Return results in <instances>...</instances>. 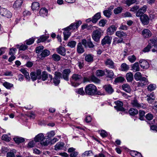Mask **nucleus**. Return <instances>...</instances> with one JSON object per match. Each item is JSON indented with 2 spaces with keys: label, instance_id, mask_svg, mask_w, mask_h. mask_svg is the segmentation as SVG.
Instances as JSON below:
<instances>
[{
  "label": "nucleus",
  "instance_id": "63",
  "mask_svg": "<svg viewBox=\"0 0 157 157\" xmlns=\"http://www.w3.org/2000/svg\"><path fill=\"white\" fill-rule=\"evenodd\" d=\"M2 140L9 141L10 140V138L6 134L3 135L2 137Z\"/></svg>",
  "mask_w": 157,
  "mask_h": 157
},
{
  "label": "nucleus",
  "instance_id": "6",
  "mask_svg": "<svg viewBox=\"0 0 157 157\" xmlns=\"http://www.w3.org/2000/svg\"><path fill=\"white\" fill-rule=\"evenodd\" d=\"M55 76L53 78V83L56 86L58 85L60 82V79L62 78L61 73L56 72L55 73Z\"/></svg>",
  "mask_w": 157,
  "mask_h": 157
},
{
  "label": "nucleus",
  "instance_id": "57",
  "mask_svg": "<svg viewBox=\"0 0 157 157\" xmlns=\"http://www.w3.org/2000/svg\"><path fill=\"white\" fill-rule=\"evenodd\" d=\"M76 44V42L75 41L72 40L69 42L68 43L67 45L71 48H73L75 46Z\"/></svg>",
  "mask_w": 157,
  "mask_h": 157
},
{
  "label": "nucleus",
  "instance_id": "22",
  "mask_svg": "<svg viewBox=\"0 0 157 157\" xmlns=\"http://www.w3.org/2000/svg\"><path fill=\"white\" fill-rule=\"evenodd\" d=\"M101 17L100 13H96L92 18V21L94 23H95Z\"/></svg>",
  "mask_w": 157,
  "mask_h": 157
},
{
  "label": "nucleus",
  "instance_id": "4",
  "mask_svg": "<svg viewBox=\"0 0 157 157\" xmlns=\"http://www.w3.org/2000/svg\"><path fill=\"white\" fill-rule=\"evenodd\" d=\"M41 71L40 70H37L36 72H33L30 73V76L33 81H35L37 79H41Z\"/></svg>",
  "mask_w": 157,
  "mask_h": 157
},
{
  "label": "nucleus",
  "instance_id": "39",
  "mask_svg": "<svg viewBox=\"0 0 157 157\" xmlns=\"http://www.w3.org/2000/svg\"><path fill=\"white\" fill-rule=\"evenodd\" d=\"M129 113L130 115L134 116L138 113V111L136 109L131 108L129 111Z\"/></svg>",
  "mask_w": 157,
  "mask_h": 157
},
{
  "label": "nucleus",
  "instance_id": "31",
  "mask_svg": "<svg viewBox=\"0 0 157 157\" xmlns=\"http://www.w3.org/2000/svg\"><path fill=\"white\" fill-rule=\"evenodd\" d=\"M132 70L134 72H136L140 71V68L138 62H136L132 67Z\"/></svg>",
  "mask_w": 157,
  "mask_h": 157
},
{
  "label": "nucleus",
  "instance_id": "24",
  "mask_svg": "<svg viewBox=\"0 0 157 157\" xmlns=\"http://www.w3.org/2000/svg\"><path fill=\"white\" fill-rule=\"evenodd\" d=\"M105 91L109 94H111L114 90L110 85H107L104 86Z\"/></svg>",
  "mask_w": 157,
  "mask_h": 157
},
{
  "label": "nucleus",
  "instance_id": "28",
  "mask_svg": "<svg viewBox=\"0 0 157 157\" xmlns=\"http://www.w3.org/2000/svg\"><path fill=\"white\" fill-rule=\"evenodd\" d=\"M40 8V4L37 2H33L32 5V9L33 10H38Z\"/></svg>",
  "mask_w": 157,
  "mask_h": 157
},
{
  "label": "nucleus",
  "instance_id": "50",
  "mask_svg": "<svg viewBox=\"0 0 157 157\" xmlns=\"http://www.w3.org/2000/svg\"><path fill=\"white\" fill-rule=\"evenodd\" d=\"M107 22V21L105 19H101L98 22V25L100 27H104Z\"/></svg>",
  "mask_w": 157,
  "mask_h": 157
},
{
  "label": "nucleus",
  "instance_id": "25",
  "mask_svg": "<svg viewBox=\"0 0 157 157\" xmlns=\"http://www.w3.org/2000/svg\"><path fill=\"white\" fill-rule=\"evenodd\" d=\"M124 2L128 6L134 3L137 4L139 2L138 0H124Z\"/></svg>",
  "mask_w": 157,
  "mask_h": 157
},
{
  "label": "nucleus",
  "instance_id": "53",
  "mask_svg": "<svg viewBox=\"0 0 157 157\" xmlns=\"http://www.w3.org/2000/svg\"><path fill=\"white\" fill-rule=\"evenodd\" d=\"M105 74L104 71L101 70H98L96 72V75L97 76H102Z\"/></svg>",
  "mask_w": 157,
  "mask_h": 157
},
{
  "label": "nucleus",
  "instance_id": "27",
  "mask_svg": "<svg viewBox=\"0 0 157 157\" xmlns=\"http://www.w3.org/2000/svg\"><path fill=\"white\" fill-rule=\"evenodd\" d=\"M93 55L90 54H86L85 60L88 62H91L93 60Z\"/></svg>",
  "mask_w": 157,
  "mask_h": 157
},
{
  "label": "nucleus",
  "instance_id": "8",
  "mask_svg": "<svg viewBox=\"0 0 157 157\" xmlns=\"http://www.w3.org/2000/svg\"><path fill=\"white\" fill-rule=\"evenodd\" d=\"M116 105V106H114V108L117 110L121 111H125L124 108L123 107V103L122 102L118 101L115 102Z\"/></svg>",
  "mask_w": 157,
  "mask_h": 157
},
{
  "label": "nucleus",
  "instance_id": "61",
  "mask_svg": "<svg viewBox=\"0 0 157 157\" xmlns=\"http://www.w3.org/2000/svg\"><path fill=\"white\" fill-rule=\"evenodd\" d=\"M75 23H72L69 26L67 27V28L69 29L70 30H74L76 29H77L78 28L76 27V25H75Z\"/></svg>",
  "mask_w": 157,
  "mask_h": 157
},
{
  "label": "nucleus",
  "instance_id": "14",
  "mask_svg": "<svg viewBox=\"0 0 157 157\" xmlns=\"http://www.w3.org/2000/svg\"><path fill=\"white\" fill-rule=\"evenodd\" d=\"M112 37L108 36H105L102 40L101 43L102 45L106 44H110L111 42Z\"/></svg>",
  "mask_w": 157,
  "mask_h": 157
},
{
  "label": "nucleus",
  "instance_id": "29",
  "mask_svg": "<svg viewBox=\"0 0 157 157\" xmlns=\"http://www.w3.org/2000/svg\"><path fill=\"white\" fill-rule=\"evenodd\" d=\"M72 79L75 81H80L82 79L81 75L77 74H73L72 76Z\"/></svg>",
  "mask_w": 157,
  "mask_h": 157
},
{
  "label": "nucleus",
  "instance_id": "17",
  "mask_svg": "<svg viewBox=\"0 0 157 157\" xmlns=\"http://www.w3.org/2000/svg\"><path fill=\"white\" fill-rule=\"evenodd\" d=\"M141 67L144 69H147L149 67V64L145 60H141L139 61Z\"/></svg>",
  "mask_w": 157,
  "mask_h": 157
},
{
  "label": "nucleus",
  "instance_id": "55",
  "mask_svg": "<svg viewBox=\"0 0 157 157\" xmlns=\"http://www.w3.org/2000/svg\"><path fill=\"white\" fill-rule=\"evenodd\" d=\"M52 58L54 61H58L60 59V57L58 55L55 54L52 56Z\"/></svg>",
  "mask_w": 157,
  "mask_h": 157
},
{
  "label": "nucleus",
  "instance_id": "54",
  "mask_svg": "<svg viewBox=\"0 0 157 157\" xmlns=\"http://www.w3.org/2000/svg\"><path fill=\"white\" fill-rule=\"evenodd\" d=\"M75 92L81 95H83L85 94V93L83 90V88L76 89Z\"/></svg>",
  "mask_w": 157,
  "mask_h": 157
},
{
  "label": "nucleus",
  "instance_id": "59",
  "mask_svg": "<svg viewBox=\"0 0 157 157\" xmlns=\"http://www.w3.org/2000/svg\"><path fill=\"white\" fill-rule=\"evenodd\" d=\"M16 153L15 150L13 149V152H8L7 154V157H14L15 154Z\"/></svg>",
  "mask_w": 157,
  "mask_h": 157
},
{
  "label": "nucleus",
  "instance_id": "19",
  "mask_svg": "<svg viewBox=\"0 0 157 157\" xmlns=\"http://www.w3.org/2000/svg\"><path fill=\"white\" fill-rule=\"evenodd\" d=\"M105 63L110 68L112 69L114 67V63L111 59H107L105 61Z\"/></svg>",
  "mask_w": 157,
  "mask_h": 157
},
{
  "label": "nucleus",
  "instance_id": "40",
  "mask_svg": "<svg viewBox=\"0 0 157 157\" xmlns=\"http://www.w3.org/2000/svg\"><path fill=\"white\" fill-rule=\"evenodd\" d=\"M115 35L117 36L120 38L124 36H125L126 35L125 33L121 31H117Z\"/></svg>",
  "mask_w": 157,
  "mask_h": 157
},
{
  "label": "nucleus",
  "instance_id": "32",
  "mask_svg": "<svg viewBox=\"0 0 157 157\" xmlns=\"http://www.w3.org/2000/svg\"><path fill=\"white\" fill-rule=\"evenodd\" d=\"M126 79L128 82L132 81L133 79V75L131 72L127 73L126 75Z\"/></svg>",
  "mask_w": 157,
  "mask_h": 157
},
{
  "label": "nucleus",
  "instance_id": "42",
  "mask_svg": "<svg viewBox=\"0 0 157 157\" xmlns=\"http://www.w3.org/2000/svg\"><path fill=\"white\" fill-rule=\"evenodd\" d=\"M129 66L125 63H122L121 66V69L123 71H127L129 69Z\"/></svg>",
  "mask_w": 157,
  "mask_h": 157
},
{
  "label": "nucleus",
  "instance_id": "15",
  "mask_svg": "<svg viewBox=\"0 0 157 157\" xmlns=\"http://www.w3.org/2000/svg\"><path fill=\"white\" fill-rule=\"evenodd\" d=\"M147 7L144 5L143 7L140 8L136 13V16L137 17H139L145 13L147 9Z\"/></svg>",
  "mask_w": 157,
  "mask_h": 157
},
{
  "label": "nucleus",
  "instance_id": "7",
  "mask_svg": "<svg viewBox=\"0 0 157 157\" xmlns=\"http://www.w3.org/2000/svg\"><path fill=\"white\" fill-rule=\"evenodd\" d=\"M141 35L144 38H148L152 36V33L148 29H145L142 31Z\"/></svg>",
  "mask_w": 157,
  "mask_h": 157
},
{
  "label": "nucleus",
  "instance_id": "13",
  "mask_svg": "<svg viewBox=\"0 0 157 157\" xmlns=\"http://www.w3.org/2000/svg\"><path fill=\"white\" fill-rule=\"evenodd\" d=\"M71 72L70 69H64L63 72V78L64 80L66 81H68L69 80V75Z\"/></svg>",
  "mask_w": 157,
  "mask_h": 157
},
{
  "label": "nucleus",
  "instance_id": "41",
  "mask_svg": "<svg viewBox=\"0 0 157 157\" xmlns=\"http://www.w3.org/2000/svg\"><path fill=\"white\" fill-rule=\"evenodd\" d=\"M147 101L149 103H151L155 99L154 94L153 93H151L149 96L147 95Z\"/></svg>",
  "mask_w": 157,
  "mask_h": 157
},
{
  "label": "nucleus",
  "instance_id": "1",
  "mask_svg": "<svg viewBox=\"0 0 157 157\" xmlns=\"http://www.w3.org/2000/svg\"><path fill=\"white\" fill-rule=\"evenodd\" d=\"M34 140L36 142H40L42 145L44 146H47L49 143V140L45 139L44 134L40 133L36 135L34 138Z\"/></svg>",
  "mask_w": 157,
  "mask_h": 157
},
{
  "label": "nucleus",
  "instance_id": "46",
  "mask_svg": "<svg viewBox=\"0 0 157 157\" xmlns=\"http://www.w3.org/2000/svg\"><path fill=\"white\" fill-rule=\"evenodd\" d=\"M48 38V37L46 36L42 35L40 36V38L38 39L37 41V43H38L41 42H43L46 40Z\"/></svg>",
  "mask_w": 157,
  "mask_h": 157
},
{
  "label": "nucleus",
  "instance_id": "10",
  "mask_svg": "<svg viewBox=\"0 0 157 157\" xmlns=\"http://www.w3.org/2000/svg\"><path fill=\"white\" fill-rule=\"evenodd\" d=\"M50 54V51L48 50H44L42 53L38 55V57L40 59H43L44 57L49 56Z\"/></svg>",
  "mask_w": 157,
  "mask_h": 157
},
{
  "label": "nucleus",
  "instance_id": "49",
  "mask_svg": "<svg viewBox=\"0 0 157 157\" xmlns=\"http://www.w3.org/2000/svg\"><path fill=\"white\" fill-rule=\"evenodd\" d=\"M35 39V38L32 37L29 40H26L25 41L26 44L29 45L32 44L34 42Z\"/></svg>",
  "mask_w": 157,
  "mask_h": 157
},
{
  "label": "nucleus",
  "instance_id": "51",
  "mask_svg": "<svg viewBox=\"0 0 157 157\" xmlns=\"http://www.w3.org/2000/svg\"><path fill=\"white\" fill-rule=\"evenodd\" d=\"M103 14L105 17H109L111 15L112 12L109 10H105L103 11Z\"/></svg>",
  "mask_w": 157,
  "mask_h": 157
},
{
  "label": "nucleus",
  "instance_id": "23",
  "mask_svg": "<svg viewBox=\"0 0 157 157\" xmlns=\"http://www.w3.org/2000/svg\"><path fill=\"white\" fill-rule=\"evenodd\" d=\"M140 80V81L138 83L139 86H143L147 83V80L145 77L142 78Z\"/></svg>",
  "mask_w": 157,
  "mask_h": 157
},
{
  "label": "nucleus",
  "instance_id": "47",
  "mask_svg": "<svg viewBox=\"0 0 157 157\" xmlns=\"http://www.w3.org/2000/svg\"><path fill=\"white\" fill-rule=\"evenodd\" d=\"M13 139L15 142L17 143H22L25 141L24 139L22 137H16L14 138Z\"/></svg>",
  "mask_w": 157,
  "mask_h": 157
},
{
  "label": "nucleus",
  "instance_id": "18",
  "mask_svg": "<svg viewBox=\"0 0 157 157\" xmlns=\"http://www.w3.org/2000/svg\"><path fill=\"white\" fill-rule=\"evenodd\" d=\"M56 51L58 54L63 56H65L66 55V49L65 48L63 47L59 46L57 48Z\"/></svg>",
  "mask_w": 157,
  "mask_h": 157
},
{
  "label": "nucleus",
  "instance_id": "37",
  "mask_svg": "<svg viewBox=\"0 0 157 157\" xmlns=\"http://www.w3.org/2000/svg\"><path fill=\"white\" fill-rule=\"evenodd\" d=\"M122 89L127 92L129 93L131 91L130 86L128 84H124L122 85Z\"/></svg>",
  "mask_w": 157,
  "mask_h": 157
},
{
  "label": "nucleus",
  "instance_id": "9",
  "mask_svg": "<svg viewBox=\"0 0 157 157\" xmlns=\"http://www.w3.org/2000/svg\"><path fill=\"white\" fill-rule=\"evenodd\" d=\"M140 17V20L143 24L147 25L148 24L149 18L147 15L144 14L141 15Z\"/></svg>",
  "mask_w": 157,
  "mask_h": 157
},
{
  "label": "nucleus",
  "instance_id": "16",
  "mask_svg": "<svg viewBox=\"0 0 157 157\" xmlns=\"http://www.w3.org/2000/svg\"><path fill=\"white\" fill-rule=\"evenodd\" d=\"M117 29V27L114 25H112L109 27L107 30V33L109 35H112Z\"/></svg>",
  "mask_w": 157,
  "mask_h": 157
},
{
  "label": "nucleus",
  "instance_id": "36",
  "mask_svg": "<svg viewBox=\"0 0 157 157\" xmlns=\"http://www.w3.org/2000/svg\"><path fill=\"white\" fill-rule=\"evenodd\" d=\"M2 85L4 87L8 89H10L13 86V84L7 82H3Z\"/></svg>",
  "mask_w": 157,
  "mask_h": 157
},
{
  "label": "nucleus",
  "instance_id": "30",
  "mask_svg": "<svg viewBox=\"0 0 157 157\" xmlns=\"http://www.w3.org/2000/svg\"><path fill=\"white\" fill-rule=\"evenodd\" d=\"M20 71L24 75L25 78L27 80H29L30 79L29 73L25 69L22 68L20 70Z\"/></svg>",
  "mask_w": 157,
  "mask_h": 157
},
{
  "label": "nucleus",
  "instance_id": "33",
  "mask_svg": "<svg viewBox=\"0 0 157 157\" xmlns=\"http://www.w3.org/2000/svg\"><path fill=\"white\" fill-rule=\"evenodd\" d=\"M131 104L133 106L137 108H141L142 106L138 103L137 100L135 98L132 101Z\"/></svg>",
  "mask_w": 157,
  "mask_h": 157
},
{
  "label": "nucleus",
  "instance_id": "60",
  "mask_svg": "<svg viewBox=\"0 0 157 157\" xmlns=\"http://www.w3.org/2000/svg\"><path fill=\"white\" fill-rule=\"evenodd\" d=\"M124 80V79L123 77H119L115 79L114 82L116 83L121 82Z\"/></svg>",
  "mask_w": 157,
  "mask_h": 157
},
{
  "label": "nucleus",
  "instance_id": "43",
  "mask_svg": "<svg viewBox=\"0 0 157 157\" xmlns=\"http://www.w3.org/2000/svg\"><path fill=\"white\" fill-rule=\"evenodd\" d=\"M17 48H19V50L24 51L26 49L28 48V46L25 44H21L20 46L19 45L17 44L16 46Z\"/></svg>",
  "mask_w": 157,
  "mask_h": 157
},
{
  "label": "nucleus",
  "instance_id": "64",
  "mask_svg": "<svg viewBox=\"0 0 157 157\" xmlns=\"http://www.w3.org/2000/svg\"><path fill=\"white\" fill-rule=\"evenodd\" d=\"M99 133L101 136L103 137H105L107 135V132L104 130L99 131Z\"/></svg>",
  "mask_w": 157,
  "mask_h": 157
},
{
  "label": "nucleus",
  "instance_id": "35",
  "mask_svg": "<svg viewBox=\"0 0 157 157\" xmlns=\"http://www.w3.org/2000/svg\"><path fill=\"white\" fill-rule=\"evenodd\" d=\"M130 155L134 157H142L141 154L136 151H133L130 152Z\"/></svg>",
  "mask_w": 157,
  "mask_h": 157
},
{
  "label": "nucleus",
  "instance_id": "44",
  "mask_svg": "<svg viewBox=\"0 0 157 157\" xmlns=\"http://www.w3.org/2000/svg\"><path fill=\"white\" fill-rule=\"evenodd\" d=\"M123 10V8L122 7H118L117 8L114 9L113 12L116 14H118L121 13Z\"/></svg>",
  "mask_w": 157,
  "mask_h": 157
},
{
  "label": "nucleus",
  "instance_id": "62",
  "mask_svg": "<svg viewBox=\"0 0 157 157\" xmlns=\"http://www.w3.org/2000/svg\"><path fill=\"white\" fill-rule=\"evenodd\" d=\"M136 57L134 55L130 56L128 57V59L131 63H133L136 60Z\"/></svg>",
  "mask_w": 157,
  "mask_h": 157
},
{
  "label": "nucleus",
  "instance_id": "38",
  "mask_svg": "<svg viewBox=\"0 0 157 157\" xmlns=\"http://www.w3.org/2000/svg\"><path fill=\"white\" fill-rule=\"evenodd\" d=\"M105 72L106 73V75L107 77L112 78H113L114 74L112 71L106 69Z\"/></svg>",
  "mask_w": 157,
  "mask_h": 157
},
{
  "label": "nucleus",
  "instance_id": "56",
  "mask_svg": "<svg viewBox=\"0 0 157 157\" xmlns=\"http://www.w3.org/2000/svg\"><path fill=\"white\" fill-rule=\"evenodd\" d=\"M90 79L92 82L95 83H98L100 82V80L94 76H92L90 78Z\"/></svg>",
  "mask_w": 157,
  "mask_h": 157
},
{
  "label": "nucleus",
  "instance_id": "11",
  "mask_svg": "<svg viewBox=\"0 0 157 157\" xmlns=\"http://www.w3.org/2000/svg\"><path fill=\"white\" fill-rule=\"evenodd\" d=\"M22 0H16L14 3L13 7L15 10H17L21 8L22 4Z\"/></svg>",
  "mask_w": 157,
  "mask_h": 157
},
{
  "label": "nucleus",
  "instance_id": "12",
  "mask_svg": "<svg viewBox=\"0 0 157 157\" xmlns=\"http://www.w3.org/2000/svg\"><path fill=\"white\" fill-rule=\"evenodd\" d=\"M3 11L2 10L0 11L1 15L8 18H10L11 17L12 14L10 12L6 9H4Z\"/></svg>",
  "mask_w": 157,
  "mask_h": 157
},
{
  "label": "nucleus",
  "instance_id": "58",
  "mask_svg": "<svg viewBox=\"0 0 157 157\" xmlns=\"http://www.w3.org/2000/svg\"><path fill=\"white\" fill-rule=\"evenodd\" d=\"M145 113L143 111L140 110L139 111V119L141 120H144V117Z\"/></svg>",
  "mask_w": 157,
  "mask_h": 157
},
{
  "label": "nucleus",
  "instance_id": "5",
  "mask_svg": "<svg viewBox=\"0 0 157 157\" xmlns=\"http://www.w3.org/2000/svg\"><path fill=\"white\" fill-rule=\"evenodd\" d=\"M153 52H157V39H151L150 40L148 44Z\"/></svg>",
  "mask_w": 157,
  "mask_h": 157
},
{
  "label": "nucleus",
  "instance_id": "20",
  "mask_svg": "<svg viewBox=\"0 0 157 157\" xmlns=\"http://www.w3.org/2000/svg\"><path fill=\"white\" fill-rule=\"evenodd\" d=\"M64 32L63 33V34L64 36V39L66 40L70 36L71 33L69 32L70 30L67 27L64 28Z\"/></svg>",
  "mask_w": 157,
  "mask_h": 157
},
{
  "label": "nucleus",
  "instance_id": "45",
  "mask_svg": "<svg viewBox=\"0 0 157 157\" xmlns=\"http://www.w3.org/2000/svg\"><path fill=\"white\" fill-rule=\"evenodd\" d=\"M134 78L136 81H139L142 78L141 73L140 72H136L134 75Z\"/></svg>",
  "mask_w": 157,
  "mask_h": 157
},
{
  "label": "nucleus",
  "instance_id": "34",
  "mask_svg": "<svg viewBox=\"0 0 157 157\" xmlns=\"http://www.w3.org/2000/svg\"><path fill=\"white\" fill-rule=\"evenodd\" d=\"M77 50L79 53H82L84 52V49L81 43H79L77 48Z\"/></svg>",
  "mask_w": 157,
  "mask_h": 157
},
{
  "label": "nucleus",
  "instance_id": "3",
  "mask_svg": "<svg viewBox=\"0 0 157 157\" xmlns=\"http://www.w3.org/2000/svg\"><path fill=\"white\" fill-rule=\"evenodd\" d=\"M103 34L102 30L99 28L97 29L93 32L92 38L95 41H98Z\"/></svg>",
  "mask_w": 157,
  "mask_h": 157
},
{
  "label": "nucleus",
  "instance_id": "52",
  "mask_svg": "<svg viewBox=\"0 0 157 157\" xmlns=\"http://www.w3.org/2000/svg\"><path fill=\"white\" fill-rule=\"evenodd\" d=\"M156 87V86L155 84H150L147 87V89L148 90L150 91H152L155 90Z\"/></svg>",
  "mask_w": 157,
  "mask_h": 157
},
{
  "label": "nucleus",
  "instance_id": "26",
  "mask_svg": "<svg viewBox=\"0 0 157 157\" xmlns=\"http://www.w3.org/2000/svg\"><path fill=\"white\" fill-rule=\"evenodd\" d=\"M64 147V143L62 142H59L57 143L55 146V149L56 150H61Z\"/></svg>",
  "mask_w": 157,
  "mask_h": 157
},
{
  "label": "nucleus",
  "instance_id": "21",
  "mask_svg": "<svg viewBox=\"0 0 157 157\" xmlns=\"http://www.w3.org/2000/svg\"><path fill=\"white\" fill-rule=\"evenodd\" d=\"M40 14L41 16L43 17H47L48 14V10L45 8H43L40 10Z\"/></svg>",
  "mask_w": 157,
  "mask_h": 157
},
{
  "label": "nucleus",
  "instance_id": "48",
  "mask_svg": "<svg viewBox=\"0 0 157 157\" xmlns=\"http://www.w3.org/2000/svg\"><path fill=\"white\" fill-rule=\"evenodd\" d=\"M48 78L47 73L46 71H43L41 75V78L43 81L46 80Z\"/></svg>",
  "mask_w": 157,
  "mask_h": 157
},
{
  "label": "nucleus",
  "instance_id": "2",
  "mask_svg": "<svg viewBox=\"0 0 157 157\" xmlns=\"http://www.w3.org/2000/svg\"><path fill=\"white\" fill-rule=\"evenodd\" d=\"M97 90L96 86L92 84L87 86L85 88L86 93L90 95L94 94L96 93Z\"/></svg>",
  "mask_w": 157,
  "mask_h": 157
}]
</instances>
